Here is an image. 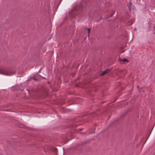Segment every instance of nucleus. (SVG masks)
Segmentation results:
<instances>
[{"label":"nucleus","instance_id":"f03ea898","mask_svg":"<svg viewBox=\"0 0 155 155\" xmlns=\"http://www.w3.org/2000/svg\"><path fill=\"white\" fill-rule=\"evenodd\" d=\"M110 71V70L108 69H106L105 71L103 72L101 74V75H104L105 74L108 73V72Z\"/></svg>","mask_w":155,"mask_h":155},{"label":"nucleus","instance_id":"39448f33","mask_svg":"<svg viewBox=\"0 0 155 155\" xmlns=\"http://www.w3.org/2000/svg\"><path fill=\"white\" fill-rule=\"evenodd\" d=\"M153 33L155 34V27H154V29L153 30Z\"/></svg>","mask_w":155,"mask_h":155},{"label":"nucleus","instance_id":"7ed1b4c3","mask_svg":"<svg viewBox=\"0 0 155 155\" xmlns=\"http://www.w3.org/2000/svg\"><path fill=\"white\" fill-rule=\"evenodd\" d=\"M119 61H121V62H128V61L126 59H124L123 60H121V59H119Z\"/></svg>","mask_w":155,"mask_h":155},{"label":"nucleus","instance_id":"20e7f679","mask_svg":"<svg viewBox=\"0 0 155 155\" xmlns=\"http://www.w3.org/2000/svg\"><path fill=\"white\" fill-rule=\"evenodd\" d=\"M91 29L90 28H88L87 29V31H88V36H89V33L90 32Z\"/></svg>","mask_w":155,"mask_h":155},{"label":"nucleus","instance_id":"6e6552de","mask_svg":"<svg viewBox=\"0 0 155 155\" xmlns=\"http://www.w3.org/2000/svg\"><path fill=\"white\" fill-rule=\"evenodd\" d=\"M130 10H131V9L130 8Z\"/></svg>","mask_w":155,"mask_h":155},{"label":"nucleus","instance_id":"f257e3e1","mask_svg":"<svg viewBox=\"0 0 155 155\" xmlns=\"http://www.w3.org/2000/svg\"><path fill=\"white\" fill-rule=\"evenodd\" d=\"M12 73L10 71L4 69H0V74L5 75H11Z\"/></svg>","mask_w":155,"mask_h":155},{"label":"nucleus","instance_id":"423d86ee","mask_svg":"<svg viewBox=\"0 0 155 155\" xmlns=\"http://www.w3.org/2000/svg\"><path fill=\"white\" fill-rule=\"evenodd\" d=\"M130 3L129 4H128V6L129 7H130Z\"/></svg>","mask_w":155,"mask_h":155},{"label":"nucleus","instance_id":"1a4fd4ad","mask_svg":"<svg viewBox=\"0 0 155 155\" xmlns=\"http://www.w3.org/2000/svg\"><path fill=\"white\" fill-rule=\"evenodd\" d=\"M58 7H57V8L56 9H58Z\"/></svg>","mask_w":155,"mask_h":155},{"label":"nucleus","instance_id":"0eeeda50","mask_svg":"<svg viewBox=\"0 0 155 155\" xmlns=\"http://www.w3.org/2000/svg\"><path fill=\"white\" fill-rule=\"evenodd\" d=\"M34 80H36V79L35 78H34Z\"/></svg>","mask_w":155,"mask_h":155}]
</instances>
